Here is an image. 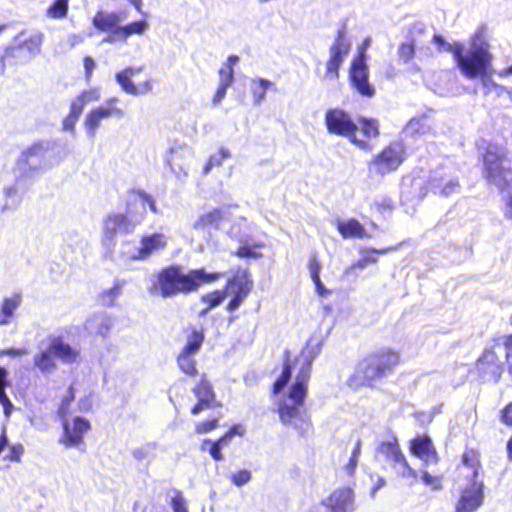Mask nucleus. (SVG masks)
<instances>
[{
    "mask_svg": "<svg viewBox=\"0 0 512 512\" xmlns=\"http://www.w3.org/2000/svg\"><path fill=\"white\" fill-rule=\"evenodd\" d=\"M320 350L321 344L317 343L313 346L311 341L302 350V366L295 378V382L289 389L288 395L281 400L278 408L281 422L294 428L300 436H305L311 429V423L306 411L303 409V404L307 394L312 362L320 353Z\"/></svg>",
    "mask_w": 512,
    "mask_h": 512,
    "instance_id": "obj_1",
    "label": "nucleus"
},
{
    "mask_svg": "<svg viewBox=\"0 0 512 512\" xmlns=\"http://www.w3.org/2000/svg\"><path fill=\"white\" fill-rule=\"evenodd\" d=\"M433 40L440 50L453 55L457 68L466 79L476 80L493 67L490 45L481 31L469 39L468 45L461 42L448 43L440 35H435Z\"/></svg>",
    "mask_w": 512,
    "mask_h": 512,
    "instance_id": "obj_2",
    "label": "nucleus"
},
{
    "mask_svg": "<svg viewBox=\"0 0 512 512\" xmlns=\"http://www.w3.org/2000/svg\"><path fill=\"white\" fill-rule=\"evenodd\" d=\"M147 206L158 214V208L151 195L137 191L128 202L126 213H111L103 220L102 245L110 252L118 234L128 235L142 223L147 213Z\"/></svg>",
    "mask_w": 512,
    "mask_h": 512,
    "instance_id": "obj_3",
    "label": "nucleus"
},
{
    "mask_svg": "<svg viewBox=\"0 0 512 512\" xmlns=\"http://www.w3.org/2000/svg\"><path fill=\"white\" fill-rule=\"evenodd\" d=\"M220 277L221 273H209L203 268L184 273L180 266L171 265L158 273L157 285L161 296L169 298L197 291L202 285L215 282Z\"/></svg>",
    "mask_w": 512,
    "mask_h": 512,
    "instance_id": "obj_4",
    "label": "nucleus"
},
{
    "mask_svg": "<svg viewBox=\"0 0 512 512\" xmlns=\"http://www.w3.org/2000/svg\"><path fill=\"white\" fill-rule=\"evenodd\" d=\"M52 150L49 141H38L24 149L16 160L14 177L29 181L60 162L61 159H52Z\"/></svg>",
    "mask_w": 512,
    "mask_h": 512,
    "instance_id": "obj_5",
    "label": "nucleus"
},
{
    "mask_svg": "<svg viewBox=\"0 0 512 512\" xmlns=\"http://www.w3.org/2000/svg\"><path fill=\"white\" fill-rule=\"evenodd\" d=\"M506 155V148L498 144H489L483 155V175L500 191L509 189L512 183V170L506 166Z\"/></svg>",
    "mask_w": 512,
    "mask_h": 512,
    "instance_id": "obj_6",
    "label": "nucleus"
},
{
    "mask_svg": "<svg viewBox=\"0 0 512 512\" xmlns=\"http://www.w3.org/2000/svg\"><path fill=\"white\" fill-rule=\"evenodd\" d=\"M399 361L397 353L381 349L363 359L356 368L354 379L357 384L365 385L371 381L381 378L390 372Z\"/></svg>",
    "mask_w": 512,
    "mask_h": 512,
    "instance_id": "obj_7",
    "label": "nucleus"
},
{
    "mask_svg": "<svg viewBox=\"0 0 512 512\" xmlns=\"http://www.w3.org/2000/svg\"><path fill=\"white\" fill-rule=\"evenodd\" d=\"M44 40L42 32H33L25 37L24 32H20L14 37L13 44L5 49V54L1 57L0 73L4 74L5 60L14 59L16 64H25L34 59L41 51Z\"/></svg>",
    "mask_w": 512,
    "mask_h": 512,
    "instance_id": "obj_8",
    "label": "nucleus"
},
{
    "mask_svg": "<svg viewBox=\"0 0 512 512\" xmlns=\"http://www.w3.org/2000/svg\"><path fill=\"white\" fill-rule=\"evenodd\" d=\"M325 125L330 134L348 138L359 149L364 151L372 149L367 140L359 139L356 136L358 125L344 110L339 108L329 109L325 114Z\"/></svg>",
    "mask_w": 512,
    "mask_h": 512,
    "instance_id": "obj_9",
    "label": "nucleus"
},
{
    "mask_svg": "<svg viewBox=\"0 0 512 512\" xmlns=\"http://www.w3.org/2000/svg\"><path fill=\"white\" fill-rule=\"evenodd\" d=\"M405 159V148L401 142H392L368 163L369 174L384 177L396 171Z\"/></svg>",
    "mask_w": 512,
    "mask_h": 512,
    "instance_id": "obj_10",
    "label": "nucleus"
},
{
    "mask_svg": "<svg viewBox=\"0 0 512 512\" xmlns=\"http://www.w3.org/2000/svg\"><path fill=\"white\" fill-rule=\"evenodd\" d=\"M117 102V97H111L107 99L103 105L93 108L87 113L84 120V127L87 135L90 138L95 137L96 132L103 120L109 119L111 117L118 119L124 117V111L116 106Z\"/></svg>",
    "mask_w": 512,
    "mask_h": 512,
    "instance_id": "obj_11",
    "label": "nucleus"
},
{
    "mask_svg": "<svg viewBox=\"0 0 512 512\" xmlns=\"http://www.w3.org/2000/svg\"><path fill=\"white\" fill-rule=\"evenodd\" d=\"M351 48V42L346 36L345 25L337 30L334 43L329 49L330 57L326 63V77L330 79H338L339 68L344 62Z\"/></svg>",
    "mask_w": 512,
    "mask_h": 512,
    "instance_id": "obj_12",
    "label": "nucleus"
},
{
    "mask_svg": "<svg viewBox=\"0 0 512 512\" xmlns=\"http://www.w3.org/2000/svg\"><path fill=\"white\" fill-rule=\"evenodd\" d=\"M63 433L59 439V443L66 448H79L84 444V436L91 429L90 422L80 416L68 420L62 418Z\"/></svg>",
    "mask_w": 512,
    "mask_h": 512,
    "instance_id": "obj_13",
    "label": "nucleus"
},
{
    "mask_svg": "<svg viewBox=\"0 0 512 512\" xmlns=\"http://www.w3.org/2000/svg\"><path fill=\"white\" fill-rule=\"evenodd\" d=\"M203 341L204 335L201 332L193 331L177 357L179 369L188 376L194 377L198 373L195 355L200 350Z\"/></svg>",
    "mask_w": 512,
    "mask_h": 512,
    "instance_id": "obj_14",
    "label": "nucleus"
},
{
    "mask_svg": "<svg viewBox=\"0 0 512 512\" xmlns=\"http://www.w3.org/2000/svg\"><path fill=\"white\" fill-rule=\"evenodd\" d=\"M355 507L354 492L345 487L334 490L321 501V508H315L309 512H353Z\"/></svg>",
    "mask_w": 512,
    "mask_h": 512,
    "instance_id": "obj_15",
    "label": "nucleus"
},
{
    "mask_svg": "<svg viewBox=\"0 0 512 512\" xmlns=\"http://www.w3.org/2000/svg\"><path fill=\"white\" fill-rule=\"evenodd\" d=\"M484 502V486L482 482H469L459 491L454 512H475Z\"/></svg>",
    "mask_w": 512,
    "mask_h": 512,
    "instance_id": "obj_16",
    "label": "nucleus"
},
{
    "mask_svg": "<svg viewBox=\"0 0 512 512\" xmlns=\"http://www.w3.org/2000/svg\"><path fill=\"white\" fill-rule=\"evenodd\" d=\"M169 243V236L162 232L146 233L140 238L135 260L146 261L151 256L163 252Z\"/></svg>",
    "mask_w": 512,
    "mask_h": 512,
    "instance_id": "obj_17",
    "label": "nucleus"
},
{
    "mask_svg": "<svg viewBox=\"0 0 512 512\" xmlns=\"http://www.w3.org/2000/svg\"><path fill=\"white\" fill-rule=\"evenodd\" d=\"M142 71L141 67H128L116 73L115 79L121 89L128 95L142 96L149 94L152 89V82L150 79L136 85L132 78Z\"/></svg>",
    "mask_w": 512,
    "mask_h": 512,
    "instance_id": "obj_18",
    "label": "nucleus"
},
{
    "mask_svg": "<svg viewBox=\"0 0 512 512\" xmlns=\"http://www.w3.org/2000/svg\"><path fill=\"white\" fill-rule=\"evenodd\" d=\"M428 188L436 195L448 197L459 192L460 183L456 176H452L443 168L435 170L429 180Z\"/></svg>",
    "mask_w": 512,
    "mask_h": 512,
    "instance_id": "obj_19",
    "label": "nucleus"
},
{
    "mask_svg": "<svg viewBox=\"0 0 512 512\" xmlns=\"http://www.w3.org/2000/svg\"><path fill=\"white\" fill-rule=\"evenodd\" d=\"M350 81L353 88L362 96L373 97L374 87L368 80V68L364 58L361 56L355 59L350 68Z\"/></svg>",
    "mask_w": 512,
    "mask_h": 512,
    "instance_id": "obj_20",
    "label": "nucleus"
},
{
    "mask_svg": "<svg viewBox=\"0 0 512 512\" xmlns=\"http://www.w3.org/2000/svg\"><path fill=\"white\" fill-rule=\"evenodd\" d=\"M410 451L426 465H435L438 462V454L428 435H418L410 441Z\"/></svg>",
    "mask_w": 512,
    "mask_h": 512,
    "instance_id": "obj_21",
    "label": "nucleus"
},
{
    "mask_svg": "<svg viewBox=\"0 0 512 512\" xmlns=\"http://www.w3.org/2000/svg\"><path fill=\"white\" fill-rule=\"evenodd\" d=\"M193 156V150L186 144L174 143L166 156V163L174 173L184 172L187 162Z\"/></svg>",
    "mask_w": 512,
    "mask_h": 512,
    "instance_id": "obj_22",
    "label": "nucleus"
},
{
    "mask_svg": "<svg viewBox=\"0 0 512 512\" xmlns=\"http://www.w3.org/2000/svg\"><path fill=\"white\" fill-rule=\"evenodd\" d=\"M377 452L383 455L387 460L394 462L404 469L403 477H415V472L408 466L405 456L400 450L397 440L394 438L392 441L382 442Z\"/></svg>",
    "mask_w": 512,
    "mask_h": 512,
    "instance_id": "obj_23",
    "label": "nucleus"
},
{
    "mask_svg": "<svg viewBox=\"0 0 512 512\" xmlns=\"http://www.w3.org/2000/svg\"><path fill=\"white\" fill-rule=\"evenodd\" d=\"M193 393L198 399V403L191 409V413L193 415H197L205 409L220 406V404L216 402V396L212 389V385L206 379H201L193 389Z\"/></svg>",
    "mask_w": 512,
    "mask_h": 512,
    "instance_id": "obj_24",
    "label": "nucleus"
},
{
    "mask_svg": "<svg viewBox=\"0 0 512 512\" xmlns=\"http://www.w3.org/2000/svg\"><path fill=\"white\" fill-rule=\"evenodd\" d=\"M50 352L54 357L65 364H72L77 361L80 351L77 347L71 346L61 337H53L49 343Z\"/></svg>",
    "mask_w": 512,
    "mask_h": 512,
    "instance_id": "obj_25",
    "label": "nucleus"
},
{
    "mask_svg": "<svg viewBox=\"0 0 512 512\" xmlns=\"http://www.w3.org/2000/svg\"><path fill=\"white\" fill-rule=\"evenodd\" d=\"M252 283L248 280L244 279H232L228 282V289H231V293L233 294L232 299L227 305V309L229 311L236 310L243 300L248 296L249 292L251 291Z\"/></svg>",
    "mask_w": 512,
    "mask_h": 512,
    "instance_id": "obj_26",
    "label": "nucleus"
},
{
    "mask_svg": "<svg viewBox=\"0 0 512 512\" xmlns=\"http://www.w3.org/2000/svg\"><path fill=\"white\" fill-rule=\"evenodd\" d=\"M226 211L223 209H214L202 214L193 223V228L197 231L210 232L212 229H218L225 218Z\"/></svg>",
    "mask_w": 512,
    "mask_h": 512,
    "instance_id": "obj_27",
    "label": "nucleus"
},
{
    "mask_svg": "<svg viewBox=\"0 0 512 512\" xmlns=\"http://www.w3.org/2000/svg\"><path fill=\"white\" fill-rule=\"evenodd\" d=\"M113 325L112 319L104 314L98 313L92 315L85 322V330L90 334L106 337Z\"/></svg>",
    "mask_w": 512,
    "mask_h": 512,
    "instance_id": "obj_28",
    "label": "nucleus"
},
{
    "mask_svg": "<svg viewBox=\"0 0 512 512\" xmlns=\"http://www.w3.org/2000/svg\"><path fill=\"white\" fill-rule=\"evenodd\" d=\"M15 181L16 182L14 184L3 188L4 204L1 207L2 213L9 210H15L21 202L20 188L27 180H17L15 178Z\"/></svg>",
    "mask_w": 512,
    "mask_h": 512,
    "instance_id": "obj_29",
    "label": "nucleus"
},
{
    "mask_svg": "<svg viewBox=\"0 0 512 512\" xmlns=\"http://www.w3.org/2000/svg\"><path fill=\"white\" fill-rule=\"evenodd\" d=\"M120 21V16L115 12L106 13L99 11L93 17L92 24L96 29L100 31H109L113 33V30L119 27L117 24Z\"/></svg>",
    "mask_w": 512,
    "mask_h": 512,
    "instance_id": "obj_30",
    "label": "nucleus"
},
{
    "mask_svg": "<svg viewBox=\"0 0 512 512\" xmlns=\"http://www.w3.org/2000/svg\"><path fill=\"white\" fill-rule=\"evenodd\" d=\"M148 28V22L145 20H141L129 23L125 26L117 27L113 30V33L117 35L120 41L126 42L131 35H143L148 30Z\"/></svg>",
    "mask_w": 512,
    "mask_h": 512,
    "instance_id": "obj_31",
    "label": "nucleus"
},
{
    "mask_svg": "<svg viewBox=\"0 0 512 512\" xmlns=\"http://www.w3.org/2000/svg\"><path fill=\"white\" fill-rule=\"evenodd\" d=\"M339 233L344 238H365L367 237L365 228L356 219L339 221L337 225Z\"/></svg>",
    "mask_w": 512,
    "mask_h": 512,
    "instance_id": "obj_32",
    "label": "nucleus"
},
{
    "mask_svg": "<svg viewBox=\"0 0 512 512\" xmlns=\"http://www.w3.org/2000/svg\"><path fill=\"white\" fill-rule=\"evenodd\" d=\"M5 431L6 428L3 426L0 435V457L11 461H18L23 453V446L21 444L9 446Z\"/></svg>",
    "mask_w": 512,
    "mask_h": 512,
    "instance_id": "obj_33",
    "label": "nucleus"
},
{
    "mask_svg": "<svg viewBox=\"0 0 512 512\" xmlns=\"http://www.w3.org/2000/svg\"><path fill=\"white\" fill-rule=\"evenodd\" d=\"M54 355L50 352V347L45 351H41L34 356V365L43 373V374H51L56 368V362L54 360Z\"/></svg>",
    "mask_w": 512,
    "mask_h": 512,
    "instance_id": "obj_34",
    "label": "nucleus"
},
{
    "mask_svg": "<svg viewBox=\"0 0 512 512\" xmlns=\"http://www.w3.org/2000/svg\"><path fill=\"white\" fill-rule=\"evenodd\" d=\"M431 132V126L427 118L412 119L404 129L408 136L418 138L428 135Z\"/></svg>",
    "mask_w": 512,
    "mask_h": 512,
    "instance_id": "obj_35",
    "label": "nucleus"
},
{
    "mask_svg": "<svg viewBox=\"0 0 512 512\" xmlns=\"http://www.w3.org/2000/svg\"><path fill=\"white\" fill-rule=\"evenodd\" d=\"M390 250H391L390 248L380 249V250L370 249V248L361 249L360 254L362 255V258L360 260H358L356 263H354L353 265H351L350 267H348L346 269V274H350L355 268L365 269L368 264L376 263L377 258L372 256L371 255L372 253L385 254Z\"/></svg>",
    "mask_w": 512,
    "mask_h": 512,
    "instance_id": "obj_36",
    "label": "nucleus"
},
{
    "mask_svg": "<svg viewBox=\"0 0 512 512\" xmlns=\"http://www.w3.org/2000/svg\"><path fill=\"white\" fill-rule=\"evenodd\" d=\"M273 85L269 80L256 78L251 81L250 91L253 96L254 105H260L265 99L267 90Z\"/></svg>",
    "mask_w": 512,
    "mask_h": 512,
    "instance_id": "obj_37",
    "label": "nucleus"
},
{
    "mask_svg": "<svg viewBox=\"0 0 512 512\" xmlns=\"http://www.w3.org/2000/svg\"><path fill=\"white\" fill-rule=\"evenodd\" d=\"M124 284V280H116L111 288L104 290L99 295V302L103 306H113L116 299L122 294Z\"/></svg>",
    "mask_w": 512,
    "mask_h": 512,
    "instance_id": "obj_38",
    "label": "nucleus"
},
{
    "mask_svg": "<svg viewBox=\"0 0 512 512\" xmlns=\"http://www.w3.org/2000/svg\"><path fill=\"white\" fill-rule=\"evenodd\" d=\"M480 462L477 453L473 450L467 451L462 456V469H467L469 472L465 475L466 478L475 479L478 477Z\"/></svg>",
    "mask_w": 512,
    "mask_h": 512,
    "instance_id": "obj_39",
    "label": "nucleus"
},
{
    "mask_svg": "<svg viewBox=\"0 0 512 512\" xmlns=\"http://www.w3.org/2000/svg\"><path fill=\"white\" fill-rule=\"evenodd\" d=\"M231 157V152L229 149L221 147L219 151L213 155H211L204 165L202 174L203 176H207L214 167H220L224 160Z\"/></svg>",
    "mask_w": 512,
    "mask_h": 512,
    "instance_id": "obj_40",
    "label": "nucleus"
},
{
    "mask_svg": "<svg viewBox=\"0 0 512 512\" xmlns=\"http://www.w3.org/2000/svg\"><path fill=\"white\" fill-rule=\"evenodd\" d=\"M359 129L362 135L368 140L376 138L379 135V125L374 119L360 118Z\"/></svg>",
    "mask_w": 512,
    "mask_h": 512,
    "instance_id": "obj_41",
    "label": "nucleus"
},
{
    "mask_svg": "<svg viewBox=\"0 0 512 512\" xmlns=\"http://www.w3.org/2000/svg\"><path fill=\"white\" fill-rule=\"evenodd\" d=\"M69 0H55L48 8L47 16L53 19L64 18L67 15Z\"/></svg>",
    "mask_w": 512,
    "mask_h": 512,
    "instance_id": "obj_42",
    "label": "nucleus"
},
{
    "mask_svg": "<svg viewBox=\"0 0 512 512\" xmlns=\"http://www.w3.org/2000/svg\"><path fill=\"white\" fill-rule=\"evenodd\" d=\"M226 291L216 290L207 294L202 295L201 302L207 304L211 309L219 306L226 298Z\"/></svg>",
    "mask_w": 512,
    "mask_h": 512,
    "instance_id": "obj_43",
    "label": "nucleus"
},
{
    "mask_svg": "<svg viewBox=\"0 0 512 512\" xmlns=\"http://www.w3.org/2000/svg\"><path fill=\"white\" fill-rule=\"evenodd\" d=\"M292 370L288 361L285 362L283 370L279 378L275 381L273 386V393L279 394L282 389L287 385L291 378Z\"/></svg>",
    "mask_w": 512,
    "mask_h": 512,
    "instance_id": "obj_44",
    "label": "nucleus"
},
{
    "mask_svg": "<svg viewBox=\"0 0 512 512\" xmlns=\"http://www.w3.org/2000/svg\"><path fill=\"white\" fill-rule=\"evenodd\" d=\"M221 449L222 448L219 443L209 439H205L201 444V450L208 452L216 461H220L222 459Z\"/></svg>",
    "mask_w": 512,
    "mask_h": 512,
    "instance_id": "obj_45",
    "label": "nucleus"
},
{
    "mask_svg": "<svg viewBox=\"0 0 512 512\" xmlns=\"http://www.w3.org/2000/svg\"><path fill=\"white\" fill-rule=\"evenodd\" d=\"M494 73H495V70L492 67L491 70L486 73V75L479 76L476 78L480 81L483 93L485 95L492 93L494 91L495 87L497 86V83L492 78Z\"/></svg>",
    "mask_w": 512,
    "mask_h": 512,
    "instance_id": "obj_46",
    "label": "nucleus"
},
{
    "mask_svg": "<svg viewBox=\"0 0 512 512\" xmlns=\"http://www.w3.org/2000/svg\"><path fill=\"white\" fill-rule=\"evenodd\" d=\"M361 446H362L361 440L358 439L353 450H352V454L350 456L349 462L345 466V470H346L348 476L353 475V472L358 464V460H359V457L361 454Z\"/></svg>",
    "mask_w": 512,
    "mask_h": 512,
    "instance_id": "obj_47",
    "label": "nucleus"
},
{
    "mask_svg": "<svg viewBox=\"0 0 512 512\" xmlns=\"http://www.w3.org/2000/svg\"><path fill=\"white\" fill-rule=\"evenodd\" d=\"M20 297L19 296H14V297H11V298H5L2 302V305H1V311L8 317V318H12L15 310L19 307L20 305Z\"/></svg>",
    "mask_w": 512,
    "mask_h": 512,
    "instance_id": "obj_48",
    "label": "nucleus"
},
{
    "mask_svg": "<svg viewBox=\"0 0 512 512\" xmlns=\"http://www.w3.org/2000/svg\"><path fill=\"white\" fill-rule=\"evenodd\" d=\"M171 507L174 512H188L186 500L181 491H175L171 498Z\"/></svg>",
    "mask_w": 512,
    "mask_h": 512,
    "instance_id": "obj_49",
    "label": "nucleus"
},
{
    "mask_svg": "<svg viewBox=\"0 0 512 512\" xmlns=\"http://www.w3.org/2000/svg\"><path fill=\"white\" fill-rule=\"evenodd\" d=\"M398 54H399L400 59L404 63L409 62L414 57V54H415V48H414L413 43L412 42L402 43L398 49Z\"/></svg>",
    "mask_w": 512,
    "mask_h": 512,
    "instance_id": "obj_50",
    "label": "nucleus"
},
{
    "mask_svg": "<svg viewBox=\"0 0 512 512\" xmlns=\"http://www.w3.org/2000/svg\"><path fill=\"white\" fill-rule=\"evenodd\" d=\"M233 78H234V70L231 67V65H224L219 70V83L220 84L229 87L233 82Z\"/></svg>",
    "mask_w": 512,
    "mask_h": 512,
    "instance_id": "obj_51",
    "label": "nucleus"
},
{
    "mask_svg": "<svg viewBox=\"0 0 512 512\" xmlns=\"http://www.w3.org/2000/svg\"><path fill=\"white\" fill-rule=\"evenodd\" d=\"M218 426V419H212L204 422H199L195 426L197 434H205L214 430Z\"/></svg>",
    "mask_w": 512,
    "mask_h": 512,
    "instance_id": "obj_52",
    "label": "nucleus"
},
{
    "mask_svg": "<svg viewBox=\"0 0 512 512\" xmlns=\"http://www.w3.org/2000/svg\"><path fill=\"white\" fill-rule=\"evenodd\" d=\"M309 271L312 280H318L320 278L321 264L317 259L316 254H312L309 259Z\"/></svg>",
    "mask_w": 512,
    "mask_h": 512,
    "instance_id": "obj_53",
    "label": "nucleus"
},
{
    "mask_svg": "<svg viewBox=\"0 0 512 512\" xmlns=\"http://www.w3.org/2000/svg\"><path fill=\"white\" fill-rule=\"evenodd\" d=\"M80 98L87 105L91 102H96L100 99V91L98 88H92L89 90H84L79 94Z\"/></svg>",
    "mask_w": 512,
    "mask_h": 512,
    "instance_id": "obj_54",
    "label": "nucleus"
},
{
    "mask_svg": "<svg viewBox=\"0 0 512 512\" xmlns=\"http://www.w3.org/2000/svg\"><path fill=\"white\" fill-rule=\"evenodd\" d=\"M73 400H74V391H73L72 387H69V389L67 391V395L62 400V403L58 410V413L62 418L66 417V414L68 413V406Z\"/></svg>",
    "mask_w": 512,
    "mask_h": 512,
    "instance_id": "obj_55",
    "label": "nucleus"
},
{
    "mask_svg": "<svg viewBox=\"0 0 512 512\" xmlns=\"http://www.w3.org/2000/svg\"><path fill=\"white\" fill-rule=\"evenodd\" d=\"M80 116L70 113L63 119L62 128L64 131L75 133V125Z\"/></svg>",
    "mask_w": 512,
    "mask_h": 512,
    "instance_id": "obj_56",
    "label": "nucleus"
},
{
    "mask_svg": "<svg viewBox=\"0 0 512 512\" xmlns=\"http://www.w3.org/2000/svg\"><path fill=\"white\" fill-rule=\"evenodd\" d=\"M236 255L240 258H258L261 256L260 253L256 252L254 248L243 245L239 247V249L236 252Z\"/></svg>",
    "mask_w": 512,
    "mask_h": 512,
    "instance_id": "obj_57",
    "label": "nucleus"
},
{
    "mask_svg": "<svg viewBox=\"0 0 512 512\" xmlns=\"http://www.w3.org/2000/svg\"><path fill=\"white\" fill-rule=\"evenodd\" d=\"M0 404L3 406L4 414L9 416L13 409V405L5 392V388L0 389Z\"/></svg>",
    "mask_w": 512,
    "mask_h": 512,
    "instance_id": "obj_58",
    "label": "nucleus"
},
{
    "mask_svg": "<svg viewBox=\"0 0 512 512\" xmlns=\"http://www.w3.org/2000/svg\"><path fill=\"white\" fill-rule=\"evenodd\" d=\"M86 106V104L83 102V100L80 98V96L78 95L75 99H73V101L71 102V105H70V113H73L74 115H78L80 116L84 107Z\"/></svg>",
    "mask_w": 512,
    "mask_h": 512,
    "instance_id": "obj_59",
    "label": "nucleus"
},
{
    "mask_svg": "<svg viewBox=\"0 0 512 512\" xmlns=\"http://www.w3.org/2000/svg\"><path fill=\"white\" fill-rule=\"evenodd\" d=\"M28 353V350L26 348H9L0 350V356L1 355H7L12 357H19L22 355H26Z\"/></svg>",
    "mask_w": 512,
    "mask_h": 512,
    "instance_id": "obj_60",
    "label": "nucleus"
},
{
    "mask_svg": "<svg viewBox=\"0 0 512 512\" xmlns=\"http://www.w3.org/2000/svg\"><path fill=\"white\" fill-rule=\"evenodd\" d=\"M95 68V62L94 60L87 56L84 58V69H85V77L87 81H90V78L92 76L93 70Z\"/></svg>",
    "mask_w": 512,
    "mask_h": 512,
    "instance_id": "obj_61",
    "label": "nucleus"
},
{
    "mask_svg": "<svg viewBox=\"0 0 512 512\" xmlns=\"http://www.w3.org/2000/svg\"><path fill=\"white\" fill-rule=\"evenodd\" d=\"M228 87L219 83L217 91L213 97V104H219L225 97Z\"/></svg>",
    "mask_w": 512,
    "mask_h": 512,
    "instance_id": "obj_62",
    "label": "nucleus"
},
{
    "mask_svg": "<svg viewBox=\"0 0 512 512\" xmlns=\"http://www.w3.org/2000/svg\"><path fill=\"white\" fill-rule=\"evenodd\" d=\"M501 420L503 423L512 426V403L502 410Z\"/></svg>",
    "mask_w": 512,
    "mask_h": 512,
    "instance_id": "obj_63",
    "label": "nucleus"
},
{
    "mask_svg": "<svg viewBox=\"0 0 512 512\" xmlns=\"http://www.w3.org/2000/svg\"><path fill=\"white\" fill-rule=\"evenodd\" d=\"M504 215L506 218L512 220V191L507 196L504 205Z\"/></svg>",
    "mask_w": 512,
    "mask_h": 512,
    "instance_id": "obj_64",
    "label": "nucleus"
}]
</instances>
